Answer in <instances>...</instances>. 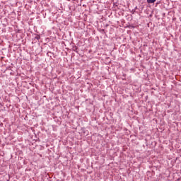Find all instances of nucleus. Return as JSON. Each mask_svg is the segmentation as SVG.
<instances>
[{
	"label": "nucleus",
	"mask_w": 181,
	"mask_h": 181,
	"mask_svg": "<svg viewBox=\"0 0 181 181\" xmlns=\"http://www.w3.org/2000/svg\"><path fill=\"white\" fill-rule=\"evenodd\" d=\"M37 39H39V37H37Z\"/></svg>",
	"instance_id": "2"
},
{
	"label": "nucleus",
	"mask_w": 181,
	"mask_h": 181,
	"mask_svg": "<svg viewBox=\"0 0 181 181\" xmlns=\"http://www.w3.org/2000/svg\"><path fill=\"white\" fill-rule=\"evenodd\" d=\"M156 0H147L148 4H154Z\"/></svg>",
	"instance_id": "1"
}]
</instances>
